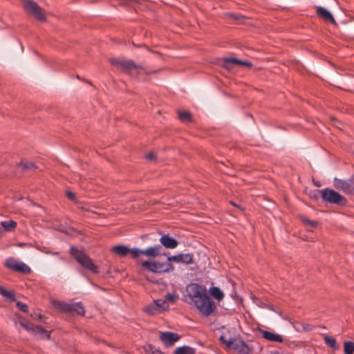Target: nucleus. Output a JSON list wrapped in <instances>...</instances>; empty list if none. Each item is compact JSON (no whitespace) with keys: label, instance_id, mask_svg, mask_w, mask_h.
I'll list each match as a JSON object with an SVG mask.
<instances>
[{"label":"nucleus","instance_id":"1","mask_svg":"<svg viewBox=\"0 0 354 354\" xmlns=\"http://www.w3.org/2000/svg\"><path fill=\"white\" fill-rule=\"evenodd\" d=\"M187 292L189 297L203 316L207 317L215 311L216 304L209 297L205 287L192 283L187 287Z\"/></svg>","mask_w":354,"mask_h":354},{"label":"nucleus","instance_id":"18","mask_svg":"<svg viewBox=\"0 0 354 354\" xmlns=\"http://www.w3.org/2000/svg\"><path fill=\"white\" fill-rule=\"evenodd\" d=\"M32 333L39 339H49L50 337V332L39 326H35Z\"/></svg>","mask_w":354,"mask_h":354},{"label":"nucleus","instance_id":"29","mask_svg":"<svg viewBox=\"0 0 354 354\" xmlns=\"http://www.w3.org/2000/svg\"><path fill=\"white\" fill-rule=\"evenodd\" d=\"M0 293L5 297L14 300V294L12 291L8 290L7 289L0 287Z\"/></svg>","mask_w":354,"mask_h":354},{"label":"nucleus","instance_id":"12","mask_svg":"<svg viewBox=\"0 0 354 354\" xmlns=\"http://www.w3.org/2000/svg\"><path fill=\"white\" fill-rule=\"evenodd\" d=\"M159 339L164 346L170 347L179 340L180 336L172 332H159Z\"/></svg>","mask_w":354,"mask_h":354},{"label":"nucleus","instance_id":"14","mask_svg":"<svg viewBox=\"0 0 354 354\" xmlns=\"http://www.w3.org/2000/svg\"><path fill=\"white\" fill-rule=\"evenodd\" d=\"M316 14L323 20L330 22L333 24H335V20L333 16L327 9L321 6H317L316 7Z\"/></svg>","mask_w":354,"mask_h":354},{"label":"nucleus","instance_id":"35","mask_svg":"<svg viewBox=\"0 0 354 354\" xmlns=\"http://www.w3.org/2000/svg\"><path fill=\"white\" fill-rule=\"evenodd\" d=\"M66 196L69 199H71L72 201L75 200V194L72 192H70V191L66 192Z\"/></svg>","mask_w":354,"mask_h":354},{"label":"nucleus","instance_id":"7","mask_svg":"<svg viewBox=\"0 0 354 354\" xmlns=\"http://www.w3.org/2000/svg\"><path fill=\"white\" fill-rule=\"evenodd\" d=\"M169 306L167 301L162 299H155L143 308V310L151 315L160 314L169 310Z\"/></svg>","mask_w":354,"mask_h":354},{"label":"nucleus","instance_id":"3","mask_svg":"<svg viewBox=\"0 0 354 354\" xmlns=\"http://www.w3.org/2000/svg\"><path fill=\"white\" fill-rule=\"evenodd\" d=\"M111 63L123 72L133 76H138L140 74L146 73L144 68L136 65L131 60L112 59H111Z\"/></svg>","mask_w":354,"mask_h":354},{"label":"nucleus","instance_id":"37","mask_svg":"<svg viewBox=\"0 0 354 354\" xmlns=\"http://www.w3.org/2000/svg\"><path fill=\"white\" fill-rule=\"evenodd\" d=\"M152 354H163V353L160 350L156 349L155 348L153 351L152 352Z\"/></svg>","mask_w":354,"mask_h":354},{"label":"nucleus","instance_id":"9","mask_svg":"<svg viewBox=\"0 0 354 354\" xmlns=\"http://www.w3.org/2000/svg\"><path fill=\"white\" fill-rule=\"evenodd\" d=\"M4 265L7 268L15 272L24 274H28L31 272V269L26 264L13 257L7 259Z\"/></svg>","mask_w":354,"mask_h":354},{"label":"nucleus","instance_id":"17","mask_svg":"<svg viewBox=\"0 0 354 354\" xmlns=\"http://www.w3.org/2000/svg\"><path fill=\"white\" fill-rule=\"evenodd\" d=\"M261 335L262 337L268 341L274 342H283V337L277 333L267 331V330H261Z\"/></svg>","mask_w":354,"mask_h":354},{"label":"nucleus","instance_id":"22","mask_svg":"<svg viewBox=\"0 0 354 354\" xmlns=\"http://www.w3.org/2000/svg\"><path fill=\"white\" fill-rule=\"evenodd\" d=\"M209 292L212 297L218 301H221L223 299L224 294L223 291L218 287L214 286L210 288Z\"/></svg>","mask_w":354,"mask_h":354},{"label":"nucleus","instance_id":"24","mask_svg":"<svg viewBox=\"0 0 354 354\" xmlns=\"http://www.w3.org/2000/svg\"><path fill=\"white\" fill-rule=\"evenodd\" d=\"M175 354H194V349L189 346L178 347L175 351Z\"/></svg>","mask_w":354,"mask_h":354},{"label":"nucleus","instance_id":"25","mask_svg":"<svg viewBox=\"0 0 354 354\" xmlns=\"http://www.w3.org/2000/svg\"><path fill=\"white\" fill-rule=\"evenodd\" d=\"M344 354H353V353H354V342H345L344 344Z\"/></svg>","mask_w":354,"mask_h":354},{"label":"nucleus","instance_id":"11","mask_svg":"<svg viewBox=\"0 0 354 354\" xmlns=\"http://www.w3.org/2000/svg\"><path fill=\"white\" fill-rule=\"evenodd\" d=\"M160 245H155L153 247L148 248L145 250H140L138 248H135L132 251V258L136 259L141 254L145 255L147 257L155 258L160 254Z\"/></svg>","mask_w":354,"mask_h":354},{"label":"nucleus","instance_id":"6","mask_svg":"<svg viewBox=\"0 0 354 354\" xmlns=\"http://www.w3.org/2000/svg\"><path fill=\"white\" fill-rule=\"evenodd\" d=\"M141 265L143 268L154 273L169 272L174 270L172 264L158 261H145Z\"/></svg>","mask_w":354,"mask_h":354},{"label":"nucleus","instance_id":"34","mask_svg":"<svg viewBox=\"0 0 354 354\" xmlns=\"http://www.w3.org/2000/svg\"><path fill=\"white\" fill-rule=\"evenodd\" d=\"M154 348L155 347L151 344H148L144 346L145 351L147 354H152V352L153 351Z\"/></svg>","mask_w":354,"mask_h":354},{"label":"nucleus","instance_id":"28","mask_svg":"<svg viewBox=\"0 0 354 354\" xmlns=\"http://www.w3.org/2000/svg\"><path fill=\"white\" fill-rule=\"evenodd\" d=\"M19 324L24 328L31 333L33 331V328L35 326V325L32 324V323L24 319L21 320Z\"/></svg>","mask_w":354,"mask_h":354},{"label":"nucleus","instance_id":"39","mask_svg":"<svg viewBox=\"0 0 354 354\" xmlns=\"http://www.w3.org/2000/svg\"><path fill=\"white\" fill-rule=\"evenodd\" d=\"M310 328H311V327L308 325L304 326V330H310Z\"/></svg>","mask_w":354,"mask_h":354},{"label":"nucleus","instance_id":"36","mask_svg":"<svg viewBox=\"0 0 354 354\" xmlns=\"http://www.w3.org/2000/svg\"><path fill=\"white\" fill-rule=\"evenodd\" d=\"M145 158L148 160H153L155 158V154L152 152H149L145 156Z\"/></svg>","mask_w":354,"mask_h":354},{"label":"nucleus","instance_id":"4","mask_svg":"<svg viewBox=\"0 0 354 354\" xmlns=\"http://www.w3.org/2000/svg\"><path fill=\"white\" fill-rule=\"evenodd\" d=\"M71 256L84 268L93 273L98 272V268L95 265L92 259L87 256L83 251L79 250L75 247H71L70 250Z\"/></svg>","mask_w":354,"mask_h":354},{"label":"nucleus","instance_id":"27","mask_svg":"<svg viewBox=\"0 0 354 354\" xmlns=\"http://www.w3.org/2000/svg\"><path fill=\"white\" fill-rule=\"evenodd\" d=\"M324 342L328 346H330L333 349H337L336 340L333 337H330L329 336L326 335L324 337Z\"/></svg>","mask_w":354,"mask_h":354},{"label":"nucleus","instance_id":"2","mask_svg":"<svg viewBox=\"0 0 354 354\" xmlns=\"http://www.w3.org/2000/svg\"><path fill=\"white\" fill-rule=\"evenodd\" d=\"M220 340L227 348L241 354H249L252 351V348L245 342L239 338H232L228 333L223 334L220 337Z\"/></svg>","mask_w":354,"mask_h":354},{"label":"nucleus","instance_id":"20","mask_svg":"<svg viewBox=\"0 0 354 354\" xmlns=\"http://www.w3.org/2000/svg\"><path fill=\"white\" fill-rule=\"evenodd\" d=\"M51 303L54 308L60 311L68 313L70 310V304L55 300H53Z\"/></svg>","mask_w":354,"mask_h":354},{"label":"nucleus","instance_id":"32","mask_svg":"<svg viewBox=\"0 0 354 354\" xmlns=\"http://www.w3.org/2000/svg\"><path fill=\"white\" fill-rule=\"evenodd\" d=\"M21 167L24 169H30L35 167L34 164L31 162H21Z\"/></svg>","mask_w":354,"mask_h":354},{"label":"nucleus","instance_id":"30","mask_svg":"<svg viewBox=\"0 0 354 354\" xmlns=\"http://www.w3.org/2000/svg\"><path fill=\"white\" fill-rule=\"evenodd\" d=\"M302 221L304 223L309 227H315L317 226V222L315 221H311L306 218H302Z\"/></svg>","mask_w":354,"mask_h":354},{"label":"nucleus","instance_id":"33","mask_svg":"<svg viewBox=\"0 0 354 354\" xmlns=\"http://www.w3.org/2000/svg\"><path fill=\"white\" fill-rule=\"evenodd\" d=\"M17 306L21 310H22L23 312H27L28 311V306L26 304L21 302V301H17Z\"/></svg>","mask_w":354,"mask_h":354},{"label":"nucleus","instance_id":"31","mask_svg":"<svg viewBox=\"0 0 354 354\" xmlns=\"http://www.w3.org/2000/svg\"><path fill=\"white\" fill-rule=\"evenodd\" d=\"M177 299H178V295L174 293H172V294L169 293L166 295V299L171 302L176 301Z\"/></svg>","mask_w":354,"mask_h":354},{"label":"nucleus","instance_id":"5","mask_svg":"<svg viewBox=\"0 0 354 354\" xmlns=\"http://www.w3.org/2000/svg\"><path fill=\"white\" fill-rule=\"evenodd\" d=\"M26 11L37 21L44 22L46 20L44 10L35 1L27 0L24 1Z\"/></svg>","mask_w":354,"mask_h":354},{"label":"nucleus","instance_id":"15","mask_svg":"<svg viewBox=\"0 0 354 354\" xmlns=\"http://www.w3.org/2000/svg\"><path fill=\"white\" fill-rule=\"evenodd\" d=\"M160 243L166 248L174 249L178 246V242L169 234H165L160 239Z\"/></svg>","mask_w":354,"mask_h":354},{"label":"nucleus","instance_id":"26","mask_svg":"<svg viewBox=\"0 0 354 354\" xmlns=\"http://www.w3.org/2000/svg\"><path fill=\"white\" fill-rule=\"evenodd\" d=\"M178 116L182 122H190L192 120V115L190 113L186 111H179Z\"/></svg>","mask_w":354,"mask_h":354},{"label":"nucleus","instance_id":"38","mask_svg":"<svg viewBox=\"0 0 354 354\" xmlns=\"http://www.w3.org/2000/svg\"><path fill=\"white\" fill-rule=\"evenodd\" d=\"M34 319H40L41 318V315H37V314H35V315H31Z\"/></svg>","mask_w":354,"mask_h":354},{"label":"nucleus","instance_id":"21","mask_svg":"<svg viewBox=\"0 0 354 354\" xmlns=\"http://www.w3.org/2000/svg\"><path fill=\"white\" fill-rule=\"evenodd\" d=\"M225 64H235L239 66H244L248 67L252 66V63L250 62H245L236 58H226L225 59Z\"/></svg>","mask_w":354,"mask_h":354},{"label":"nucleus","instance_id":"13","mask_svg":"<svg viewBox=\"0 0 354 354\" xmlns=\"http://www.w3.org/2000/svg\"><path fill=\"white\" fill-rule=\"evenodd\" d=\"M169 261L189 264L193 262V256L191 254H179L167 257Z\"/></svg>","mask_w":354,"mask_h":354},{"label":"nucleus","instance_id":"16","mask_svg":"<svg viewBox=\"0 0 354 354\" xmlns=\"http://www.w3.org/2000/svg\"><path fill=\"white\" fill-rule=\"evenodd\" d=\"M135 248L129 249L128 247L122 245H115L112 248V252L115 254L120 256V257H125L128 254H130L131 257H132V251Z\"/></svg>","mask_w":354,"mask_h":354},{"label":"nucleus","instance_id":"23","mask_svg":"<svg viewBox=\"0 0 354 354\" xmlns=\"http://www.w3.org/2000/svg\"><path fill=\"white\" fill-rule=\"evenodd\" d=\"M1 226L6 231H12L17 226V223L14 221H5L1 223Z\"/></svg>","mask_w":354,"mask_h":354},{"label":"nucleus","instance_id":"41","mask_svg":"<svg viewBox=\"0 0 354 354\" xmlns=\"http://www.w3.org/2000/svg\"><path fill=\"white\" fill-rule=\"evenodd\" d=\"M231 204L233 205L235 207H237V205L235 203H234L233 202H231Z\"/></svg>","mask_w":354,"mask_h":354},{"label":"nucleus","instance_id":"10","mask_svg":"<svg viewBox=\"0 0 354 354\" xmlns=\"http://www.w3.org/2000/svg\"><path fill=\"white\" fill-rule=\"evenodd\" d=\"M334 187L346 194H354V176L347 180L335 178Z\"/></svg>","mask_w":354,"mask_h":354},{"label":"nucleus","instance_id":"8","mask_svg":"<svg viewBox=\"0 0 354 354\" xmlns=\"http://www.w3.org/2000/svg\"><path fill=\"white\" fill-rule=\"evenodd\" d=\"M322 198L324 201L336 205H343L346 203V199L339 193L331 189H324L320 191Z\"/></svg>","mask_w":354,"mask_h":354},{"label":"nucleus","instance_id":"19","mask_svg":"<svg viewBox=\"0 0 354 354\" xmlns=\"http://www.w3.org/2000/svg\"><path fill=\"white\" fill-rule=\"evenodd\" d=\"M70 310H68V313H71L72 315H84V309L82 304V303H75V304H70Z\"/></svg>","mask_w":354,"mask_h":354},{"label":"nucleus","instance_id":"40","mask_svg":"<svg viewBox=\"0 0 354 354\" xmlns=\"http://www.w3.org/2000/svg\"><path fill=\"white\" fill-rule=\"evenodd\" d=\"M3 232V231L0 229V237L2 236Z\"/></svg>","mask_w":354,"mask_h":354}]
</instances>
